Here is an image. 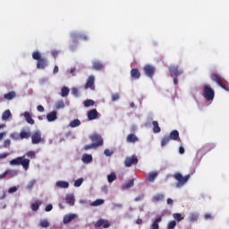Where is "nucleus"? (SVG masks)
Here are the masks:
<instances>
[{
  "label": "nucleus",
  "mask_w": 229,
  "mask_h": 229,
  "mask_svg": "<svg viewBox=\"0 0 229 229\" xmlns=\"http://www.w3.org/2000/svg\"><path fill=\"white\" fill-rule=\"evenodd\" d=\"M28 157L29 158H35L37 155L35 154V151H28L25 155L21 157H18L13 160L10 161L11 165H22L23 169L25 171H28L30 169V159L26 158Z\"/></svg>",
  "instance_id": "1"
},
{
  "label": "nucleus",
  "mask_w": 229,
  "mask_h": 229,
  "mask_svg": "<svg viewBox=\"0 0 229 229\" xmlns=\"http://www.w3.org/2000/svg\"><path fill=\"white\" fill-rule=\"evenodd\" d=\"M203 94H204V98L207 101H214L216 92L214 91V89H212L210 85H208V84L204 85Z\"/></svg>",
  "instance_id": "2"
},
{
  "label": "nucleus",
  "mask_w": 229,
  "mask_h": 229,
  "mask_svg": "<svg viewBox=\"0 0 229 229\" xmlns=\"http://www.w3.org/2000/svg\"><path fill=\"white\" fill-rule=\"evenodd\" d=\"M174 180H176L178 182L176 183V187H183L187 182H189V179L191 178V174H187L183 177L182 174L175 173L174 174Z\"/></svg>",
  "instance_id": "3"
},
{
  "label": "nucleus",
  "mask_w": 229,
  "mask_h": 229,
  "mask_svg": "<svg viewBox=\"0 0 229 229\" xmlns=\"http://www.w3.org/2000/svg\"><path fill=\"white\" fill-rule=\"evenodd\" d=\"M168 71L172 78H178V76H182V74H183V70L181 69L178 65L170 66Z\"/></svg>",
  "instance_id": "4"
},
{
  "label": "nucleus",
  "mask_w": 229,
  "mask_h": 229,
  "mask_svg": "<svg viewBox=\"0 0 229 229\" xmlns=\"http://www.w3.org/2000/svg\"><path fill=\"white\" fill-rule=\"evenodd\" d=\"M212 81H215L221 87V89H224L226 92H229V88L226 87L225 84H223V80L221 79V76L217 75L216 73H212L210 76Z\"/></svg>",
  "instance_id": "5"
},
{
  "label": "nucleus",
  "mask_w": 229,
  "mask_h": 229,
  "mask_svg": "<svg viewBox=\"0 0 229 229\" xmlns=\"http://www.w3.org/2000/svg\"><path fill=\"white\" fill-rule=\"evenodd\" d=\"M31 142L32 144H40V142H44V139H42V132L40 131H36L31 135Z\"/></svg>",
  "instance_id": "6"
},
{
  "label": "nucleus",
  "mask_w": 229,
  "mask_h": 229,
  "mask_svg": "<svg viewBox=\"0 0 229 229\" xmlns=\"http://www.w3.org/2000/svg\"><path fill=\"white\" fill-rule=\"evenodd\" d=\"M137 164H139V158L135 155L126 157L124 160L125 167H131V165H137Z\"/></svg>",
  "instance_id": "7"
},
{
  "label": "nucleus",
  "mask_w": 229,
  "mask_h": 229,
  "mask_svg": "<svg viewBox=\"0 0 229 229\" xmlns=\"http://www.w3.org/2000/svg\"><path fill=\"white\" fill-rule=\"evenodd\" d=\"M90 140L97 148H99V146H103V138H101V135L99 134H93L92 136H90Z\"/></svg>",
  "instance_id": "8"
},
{
  "label": "nucleus",
  "mask_w": 229,
  "mask_h": 229,
  "mask_svg": "<svg viewBox=\"0 0 229 229\" xmlns=\"http://www.w3.org/2000/svg\"><path fill=\"white\" fill-rule=\"evenodd\" d=\"M143 71L146 76H148V78H153V76H155V66L151 64L145 65V67L143 68Z\"/></svg>",
  "instance_id": "9"
},
{
  "label": "nucleus",
  "mask_w": 229,
  "mask_h": 229,
  "mask_svg": "<svg viewBox=\"0 0 229 229\" xmlns=\"http://www.w3.org/2000/svg\"><path fill=\"white\" fill-rule=\"evenodd\" d=\"M101 226H103V228H110V222H108V220L100 218L96 222V224L94 225V227L101 228Z\"/></svg>",
  "instance_id": "10"
},
{
  "label": "nucleus",
  "mask_w": 229,
  "mask_h": 229,
  "mask_svg": "<svg viewBox=\"0 0 229 229\" xmlns=\"http://www.w3.org/2000/svg\"><path fill=\"white\" fill-rule=\"evenodd\" d=\"M47 119L48 123H53L58 119V113L56 111H52L47 114Z\"/></svg>",
  "instance_id": "11"
},
{
  "label": "nucleus",
  "mask_w": 229,
  "mask_h": 229,
  "mask_svg": "<svg viewBox=\"0 0 229 229\" xmlns=\"http://www.w3.org/2000/svg\"><path fill=\"white\" fill-rule=\"evenodd\" d=\"M98 115H99V113H98L97 109H91L88 113V119L89 121H94V119H98Z\"/></svg>",
  "instance_id": "12"
},
{
  "label": "nucleus",
  "mask_w": 229,
  "mask_h": 229,
  "mask_svg": "<svg viewBox=\"0 0 229 229\" xmlns=\"http://www.w3.org/2000/svg\"><path fill=\"white\" fill-rule=\"evenodd\" d=\"M95 81L96 78L94 77V75L89 76L86 81L85 89H92V87H94Z\"/></svg>",
  "instance_id": "13"
},
{
  "label": "nucleus",
  "mask_w": 229,
  "mask_h": 229,
  "mask_svg": "<svg viewBox=\"0 0 229 229\" xmlns=\"http://www.w3.org/2000/svg\"><path fill=\"white\" fill-rule=\"evenodd\" d=\"M73 219H76V214L66 215L64 216L63 223L64 225H69Z\"/></svg>",
  "instance_id": "14"
},
{
  "label": "nucleus",
  "mask_w": 229,
  "mask_h": 229,
  "mask_svg": "<svg viewBox=\"0 0 229 229\" xmlns=\"http://www.w3.org/2000/svg\"><path fill=\"white\" fill-rule=\"evenodd\" d=\"M47 66V59L41 58L37 63V69H45Z\"/></svg>",
  "instance_id": "15"
},
{
  "label": "nucleus",
  "mask_w": 229,
  "mask_h": 229,
  "mask_svg": "<svg viewBox=\"0 0 229 229\" xmlns=\"http://www.w3.org/2000/svg\"><path fill=\"white\" fill-rule=\"evenodd\" d=\"M131 76L133 80L140 79V72L137 68H133L131 70Z\"/></svg>",
  "instance_id": "16"
},
{
  "label": "nucleus",
  "mask_w": 229,
  "mask_h": 229,
  "mask_svg": "<svg viewBox=\"0 0 229 229\" xmlns=\"http://www.w3.org/2000/svg\"><path fill=\"white\" fill-rule=\"evenodd\" d=\"M103 63H101L100 61H94L92 63V68L94 69V71H103Z\"/></svg>",
  "instance_id": "17"
},
{
  "label": "nucleus",
  "mask_w": 229,
  "mask_h": 229,
  "mask_svg": "<svg viewBox=\"0 0 229 229\" xmlns=\"http://www.w3.org/2000/svg\"><path fill=\"white\" fill-rule=\"evenodd\" d=\"M168 138H170L171 140H178L180 139V132L174 130L170 132Z\"/></svg>",
  "instance_id": "18"
},
{
  "label": "nucleus",
  "mask_w": 229,
  "mask_h": 229,
  "mask_svg": "<svg viewBox=\"0 0 229 229\" xmlns=\"http://www.w3.org/2000/svg\"><path fill=\"white\" fill-rule=\"evenodd\" d=\"M214 148H216L214 143H208L202 147L201 151H204V153H208V151H212Z\"/></svg>",
  "instance_id": "19"
},
{
  "label": "nucleus",
  "mask_w": 229,
  "mask_h": 229,
  "mask_svg": "<svg viewBox=\"0 0 229 229\" xmlns=\"http://www.w3.org/2000/svg\"><path fill=\"white\" fill-rule=\"evenodd\" d=\"M23 116L25 117V120L29 124H35V120H33L31 114L29 112H25L23 114Z\"/></svg>",
  "instance_id": "20"
},
{
  "label": "nucleus",
  "mask_w": 229,
  "mask_h": 229,
  "mask_svg": "<svg viewBox=\"0 0 229 229\" xmlns=\"http://www.w3.org/2000/svg\"><path fill=\"white\" fill-rule=\"evenodd\" d=\"M127 142H131L132 144H134V142H139V138L137 137V135L131 133L127 136Z\"/></svg>",
  "instance_id": "21"
},
{
  "label": "nucleus",
  "mask_w": 229,
  "mask_h": 229,
  "mask_svg": "<svg viewBox=\"0 0 229 229\" xmlns=\"http://www.w3.org/2000/svg\"><path fill=\"white\" fill-rule=\"evenodd\" d=\"M15 96H17V93H15V91H10L4 95V98L7 99V101H12V99H13V98H15Z\"/></svg>",
  "instance_id": "22"
},
{
  "label": "nucleus",
  "mask_w": 229,
  "mask_h": 229,
  "mask_svg": "<svg viewBox=\"0 0 229 229\" xmlns=\"http://www.w3.org/2000/svg\"><path fill=\"white\" fill-rule=\"evenodd\" d=\"M157 176H158V172H154V173L148 174L147 175V181L153 182L157 179Z\"/></svg>",
  "instance_id": "23"
},
{
  "label": "nucleus",
  "mask_w": 229,
  "mask_h": 229,
  "mask_svg": "<svg viewBox=\"0 0 229 229\" xmlns=\"http://www.w3.org/2000/svg\"><path fill=\"white\" fill-rule=\"evenodd\" d=\"M56 187H59V189H69V182L65 181H58L56 182Z\"/></svg>",
  "instance_id": "24"
},
{
  "label": "nucleus",
  "mask_w": 229,
  "mask_h": 229,
  "mask_svg": "<svg viewBox=\"0 0 229 229\" xmlns=\"http://www.w3.org/2000/svg\"><path fill=\"white\" fill-rule=\"evenodd\" d=\"M164 199H165V195H164V193H157L154 196V200L157 203H160V201H164Z\"/></svg>",
  "instance_id": "25"
},
{
  "label": "nucleus",
  "mask_w": 229,
  "mask_h": 229,
  "mask_svg": "<svg viewBox=\"0 0 229 229\" xmlns=\"http://www.w3.org/2000/svg\"><path fill=\"white\" fill-rule=\"evenodd\" d=\"M82 162L84 164H90V162H92V155L84 154L82 156Z\"/></svg>",
  "instance_id": "26"
},
{
  "label": "nucleus",
  "mask_w": 229,
  "mask_h": 229,
  "mask_svg": "<svg viewBox=\"0 0 229 229\" xmlns=\"http://www.w3.org/2000/svg\"><path fill=\"white\" fill-rule=\"evenodd\" d=\"M152 125L154 126L153 128L154 133H160V131H162V129H160V126L158 125L157 121H153Z\"/></svg>",
  "instance_id": "27"
},
{
  "label": "nucleus",
  "mask_w": 229,
  "mask_h": 229,
  "mask_svg": "<svg viewBox=\"0 0 229 229\" xmlns=\"http://www.w3.org/2000/svg\"><path fill=\"white\" fill-rule=\"evenodd\" d=\"M158 223H162V216H158L151 225L152 229H158L159 225Z\"/></svg>",
  "instance_id": "28"
},
{
  "label": "nucleus",
  "mask_w": 229,
  "mask_h": 229,
  "mask_svg": "<svg viewBox=\"0 0 229 229\" xmlns=\"http://www.w3.org/2000/svg\"><path fill=\"white\" fill-rule=\"evenodd\" d=\"M168 142H171V138L168 135L164 136L161 140V147L164 148L165 146H167Z\"/></svg>",
  "instance_id": "29"
},
{
  "label": "nucleus",
  "mask_w": 229,
  "mask_h": 229,
  "mask_svg": "<svg viewBox=\"0 0 229 229\" xmlns=\"http://www.w3.org/2000/svg\"><path fill=\"white\" fill-rule=\"evenodd\" d=\"M70 89L66 86H64L61 89L62 98H67L69 96Z\"/></svg>",
  "instance_id": "30"
},
{
  "label": "nucleus",
  "mask_w": 229,
  "mask_h": 229,
  "mask_svg": "<svg viewBox=\"0 0 229 229\" xmlns=\"http://www.w3.org/2000/svg\"><path fill=\"white\" fill-rule=\"evenodd\" d=\"M10 117H12V112H10V110L4 111L2 114L3 121H8Z\"/></svg>",
  "instance_id": "31"
},
{
  "label": "nucleus",
  "mask_w": 229,
  "mask_h": 229,
  "mask_svg": "<svg viewBox=\"0 0 229 229\" xmlns=\"http://www.w3.org/2000/svg\"><path fill=\"white\" fill-rule=\"evenodd\" d=\"M81 124V122L79 119H74L69 124L71 128H77V126H80Z\"/></svg>",
  "instance_id": "32"
},
{
  "label": "nucleus",
  "mask_w": 229,
  "mask_h": 229,
  "mask_svg": "<svg viewBox=\"0 0 229 229\" xmlns=\"http://www.w3.org/2000/svg\"><path fill=\"white\" fill-rule=\"evenodd\" d=\"M30 137H31V132H28L25 131H21L20 132V138L21 139H30Z\"/></svg>",
  "instance_id": "33"
},
{
  "label": "nucleus",
  "mask_w": 229,
  "mask_h": 229,
  "mask_svg": "<svg viewBox=\"0 0 229 229\" xmlns=\"http://www.w3.org/2000/svg\"><path fill=\"white\" fill-rule=\"evenodd\" d=\"M65 199H66V203H68V205H71L72 207V205H74V196L67 195Z\"/></svg>",
  "instance_id": "34"
},
{
  "label": "nucleus",
  "mask_w": 229,
  "mask_h": 229,
  "mask_svg": "<svg viewBox=\"0 0 229 229\" xmlns=\"http://www.w3.org/2000/svg\"><path fill=\"white\" fill-rule=\"evenodd\" d=\"M115 180H117V175H115V173H111L108 176H107V182L109 183H112V182H115Z\"/></svg>",
  "instance_id": "35"
},
{
  "label": "nucleus",
  "mask_w": 229,
  "mask_h": 229,
  "mask_svg": "<svg viewBox=\"0 0 229 229\" xmlns=\"http://www.w3.org/2000/svg\"><path fill=\"white\" fill-rule=\"evenodd\" d=\"M32 58H33V60H38V62L39 60L42 59V55L40 54V52L36 51V52L32 53Z\"/></svg>",
  "instance_id": "36"
},
{
  "label": "nucleus",
  "mask_w": 229,
  "mask_h": 229,
  "mask_svg": "<svg viewBox=\"0 0 229 229\" xmlns=\"http://www.w3.org/2000/svg\"><path fill=\"white\" fill-rule=\"evenodd\" d=\"M55 108L56 110H60L62 108H65V103H64L63 100H59L55 103Z\"/></svg>",
  "instance_id": "37"
},
{
  "label": "nucleus",
  "mask_w": 229,
  "mask_h": 229,
  "mask_svg": "<svg viewBox=\"0 0 229 229\" xmlns=\"http://www.w3.org/2000/svg\"><path fill=\"white\" fill-rule=\"evenodd\" d=\"M94 105H96V102H94V100L92 99H87L86 101H84V106L86 108H89V106H94Z\"/></svg>",
  "instance_id": "38"
},
{
  "label": "nucleus",
  "mask_w": 229,
  "mask_h": 229,
  "mask_svg": "<svg viewBox=\"0 0 229 229\" xmlns=\"http://www.w3.org/2000/svg\"><path fill=\"white\" fill-rule=\"evenodd\" d=\"M105 203L104 199H97L91 203V207H99V205H103Z\"/></svg>",
  "instance_id": "39"
},
{
  "label": "nucleus",
  "mask_w": 229,
  "mask_h": 229,
  "mask_svg": "<svg viewBox=\"0 0 229 229\" xmlns=\"http://www.w3.org/2000/svg\"><path fill=\"white\" fill-rule=\"evenodd\" d=\"M36 183H37V180H35V179L30 181L28 185H27V190L31 191Z\"/></svg>",
  "instance_id": "40"
},
{
  "label": "nucleus",
  "mask_w": 229,
  "mask_h": 229,
  "mask_svg": "<svg viewBox=\"0 0 229 229\" xmlns=\"http://www.w3.org/2000/svg\"><path fill=\"white\" fill-rule=\"evenodd\" d=\"M189 221H191V223H194L195 221H198V214L196 213H191L189 216Z\"/></svg>",
  "instance_id": "41"
},
{
  "label": "nucleus",
  "mask_w": 229,
  "mask_h": 229,
  "mask_svg": "<svg viewBox=\"0 0 229 229\" xmlns=\"http://www.w3.org/2000/svg\"><path fill=\"white\" fill-rule=\"evenodd\" d=\"M174 219H176L178 223H180V221H183V216H182V214L180 213H175L173 215Z\"/></svg>",
  "instance_id": "42"
},
{
  "label": "nucleus",
  "mask_w": 229,
  "mask_h": 229,
  "mask_svg": "<svg viewBox=\"0 0 229 229\" xmlns=\"http://www.w3.org/2000/svg\"><path fill=\"white\" fill-rule=\"evenodd\" d=\"M39 226H41V228H48L49 227V222H47V220L44 219L41 220L39 223Z\"/></svg>",
  "instance_id": "43"
},
{
  "label": "nucleus",
  "mask_w": 229,
  "mask_h": 229,
  "mask_svg": "<svg viewBox=\"0 0 229 229\" xmlns=\"http://www.w3.org/2000/svg\"><path fill=\"white\" fill-rule=\"evenodd\" d=\"M133 185H135V181L133 179H131L129 182H127L123 185V188L130 189L131 187H133Z\"/></svg>",
  "instance_id": "44"
},
{
  "label": "nucleus",
  "mask_w": 229,
  "mask_h": 229,
  "mask_svg": "<svg viewBox=\"0 0 229 229\" xmlns=\"http://www.w3.org/2000/svg\"><path fill=\"white\" fill-rule=\"evenodd\" d=\"M83 183V178H79L74 182V187H81Z\"/></svg>",
  "instance_id": "45"
},
{
  "label": "nucleus",
  "mask_w": 229,
  "mask_h": 229,
  "mask_svg": "<svg viewBox=\"0 0 229 229\" xmlns=\"http://www.w3.org/2000/svg\"><path fill=\"white\" fill-rule=\"evenodd\" d=\"M176 227V221L173 220L168 223V229H174Z\"/></svg>",
  "instance_id": "46"
},
{
  "label": "nucleus",
  "mask_w": 229,
  "mask_h": 229,
  "mask_svg": "<svg viewBox=\"0 0 229 229\" xmlns=\"http://www.w3.org/2000/svg\"><path fill=\"white\" fill-rule=\"evenodd\" d=\"M72 94L75 96V98H78L80 96V90H78V88H72Z\"/></svg>",
  "instance_id": "47"
},
{
  "label": "nucleus",
  "mask_w": 229,
  "mask_h": 229,
  "mask_svg": "<svg viewBox=\"0 0 229 229\" xmlns=\"http://www.w3.org/2000/svg\"><path fill=\"white\" fill-rule=\"evenodd\" d=\"M113 153H114V150H110V149H108V148H106V149L104 150V155H105L106 157H112Z\"/></svg>",
  "instance_id": "48"
},
{
  "label": "nucleus",
  "mask_w": 229,
  "mask_h": 229,
  "mask_svg": "<svg viewBox=\"0 0 229 229\" xmlns=\"http://www.w3.org/2000/svg\"><path fill=\"white\" fill-rule=\"evenodd\" d=\"M9 173H13L12 170H6L4 174H0V180H3L4 178H6V174Z\"/></svg>",
  "instance_id": "49"
},
{
  "label": "nucleus",
  "mask_w": 229,
  "mask_h": 229,
  "mask_svg": "<svg viewBox=\"0 0 229 229\" xmlns=\"http://www.w3.org/2000/svg\"><path fill=\"white\" fill-rule=\"evenodd\" d=\"M93 148H98L94 143H91V144H89V145H86L85 147H84V149L87 151V150H89V149H92Z\"/></svg>",
  "instance_id": "50"
},
{
  "label": "nucleus",
  "mask_w": 229,
  "mask_h": 229,
  "mask_svg": "<svg viewBox=\"0 0 229 229\" xmlns=\"http://www.w3.org/2000/svg\"><path fill=\"white\" fill-rule=\"evenodd\" d=\"M39 205H38V203H34V204H32L31 205V209L34 211V212H37V210L39 208Z\"/></svg>",
  "instance_id": "51"
},
{
  "label": "nucleus",
  "mask_w": 229,
  "mask_h": 229,
  "mask_svg": "<svg viewBox=\"0 0 229 229\" xmlns=\"http://www.w3.org/2000/svg\"><path fill=\"white\" fill-rule=\"evenodd\" d=\"M11 144H12V140H5L4 141V148H10Z\"/></svg>",
  "instance_id": "52"
},
{
  "label": "nucleus",
  "mask_w": 229,
  "mask_h": 229,
  "mask_svg": "<svg viewBox=\"0 0 229 229\" xmlns=\"http://www.w3.org/2000/svg\"><path fill=\"white\" fill-rule=\"evenodd\" d=\"M79 38L81 40H89V36H87L86 34H81L79 35Z\"/></svg>",
  "instance_id": "53"
},
{
  "label": "nucleus",
  "mask_w": 229,
  "mask_h": 229,
  "mask_svg": "<svg viewBox=\"0 0 229 229\" xmlns=\"http://www.w3.org/2000/svg\"><path fill=\"white\" fill-rule=\"evenodd\" d=\"M8 192L9 194H13V192H17V187L13 186L9 188Z\"/></svg>",
  "instance_id": "54"
},
{
  "label": "nucleus",
  "mask_w": 229,
  "mask_h": 229,
  "mask_svg": "<svg viewBox=\"0 0 229 229\" xmlns=\"http://www.w3.org/2000/svg\"><path fill=\"white\" fill-rule=\"evenodd\" d=\"M119 99V93L112 95V101H117Z\"/></svg>",
  "instance_id": "55"
},
{
  "label": "nucleus",
  "mask_w": 229,
  "mask_h": 229,
  "mask_svg": "<svg viewBox=\"0 0 229 229\" xmlns=\"http://www.w3.org/2000/svg\"><path fill=\"white\" fill-rule=\"evenodd\" d=\"M45 210L46 212H51V210H53V205L51 204L47 205Z\"/></svg>",
  "instance_id": "56"
},
{
  "label": "nucleus",
  "mask_w": 229,
  "mask_h": 229,
  "mask_svg": "<svg viewBox=\"0 0 229 229\" xmlns=\"http://www.w3.org/2000/svg\"><path fill=\"white\" fill-rule=\"evenodd\" d=\"M204 219H206V221H208V219H212V215L209 214V213H207V214L204 216Z\"/></svg>",
  "instance_id": "57"
},
{
  "label": "nucleus",
  "mask_w": 229,
  "mask_h": 229,
  "mask_svg": "<svg viewBox=\"0 0 229 229\" xmlns=\"http://www.w3.org/2000/svg\"><path fill=\"white\" fill-rule=\"evenodd\" d=\"M52 55L54 58H57L58 57V50H53L52 51Z\"/></svg>",
  "instance_id": "58"
},
{
  "label": "nucleus",
  "mask_w": 229,
  "mask_h": 229,
  "mask_svg": "<svg viewBox=\"0 0 229 229\" xmlns=\"http://www.w3.org/2000/svg\"><path fill=\"white\" fill-rule=\"evenodd\" d=\"M179 153L180 155H183V153H185V148L182 146L179 147Z\"/></svg>",
  "instance_id": "59"
},
{
  "label": "nucleus",
  "mask_w": 229,
  "mask_h": 229,
  "mask_svg": "<svg viewBox=\"0 0 229 229\" xmlns=\"http://www.w3.org/2000/svg\"><path fill=\"white\" fill-rule=\"evenodd\" d=\"M166 203H167V205H173V203H174V201L173 200V199L168 198V199H166Z\"/></svg>",
  "instance_id": "60"
},
{
  "label": "nucleus",
  "mask_w": 229,
  "mask_h": 229,
  "mask_svg": "<svg viewBox=\"0 0 229 229\" xmlns=\"http://www.w3.org/2000/svg\"><path fill=\"white\" fill-rule=\"evenodd\" d=\"M37 110H38V112H44L45 109L41 105H39V106H38Z\"/></svg>",
  "instance_id": "61"
},
{
  "label": "nucleus",
  "mask_w": 229,
  "mask_h": 229,
  "mask_svg": "<svg viewBox=\"0 0 229 229\" xmlns=\"http://www.w3.org/2000/svg\"><path fill=\"white\" fill-rule=\"evenodd\" d=\"M6 157H8V153H2L0 154V158H6Z\"/></svg>",
  "instance_id": "62"
},
{
  "label": "nucleus",
  "mask_w": 229,
  "mask_h": 229,
  "mask_svg": "<svg viewBox=\"0 0 229 229\" xmlns=\"http://www.w3.org/2000/svg\"><path fill=\"white\" fill-rule=\"evenodd\" d=\"M144 199V195H140L135 199V201H140V199Z\"/></svg>",
  "instance_id": "63"
},
{
  "label": "nucleus",
  "mask_w": 229,
  "mask_h": 229,
  "mask_svg": "<svg viewBox=\"0 0 229 229\" xmlns=\"http://www.w3.org/2000/svg\"><path fill=\"white\" fill-rule=\"evenodd\" d=\"M136 225H142V219L138 218V219L136 220Z\"/></svg>",
  "instance_id": "64"
}]
</instances>
